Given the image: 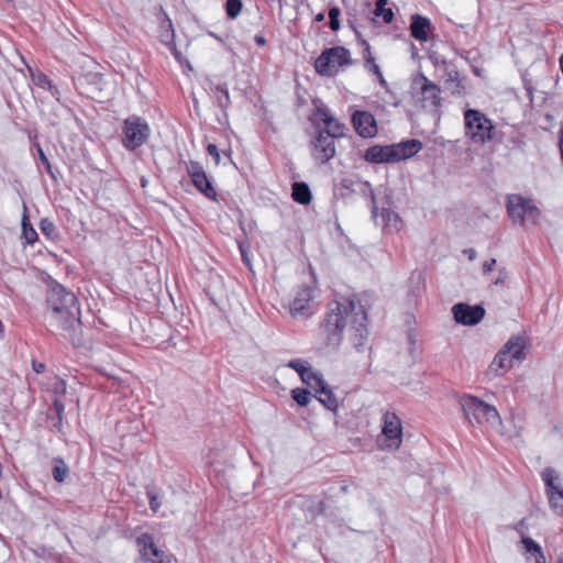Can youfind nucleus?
<instances>
[{"instance_id": "22", "label": "nucleus", "mask_w": 563, "mask_h": 563, "mask_svg": "<svg viewBox=\"0 0 563 563\" xmlns=\"http://www.w3.org/2000/svg\"><path fill=\"white\" fill-rule=\"evenodd\" d=\"M446 88L454 96H464L466 93L465 77H462L457 70H450L446 74Z\"/></svg>"}, {"instance_id": "52", "label": "nucleus", "mask_w": 563, "mask_h": 563, "mask_svg": "<svg viewBox=\"0 0 563 563\" xmlns=\"http://www.w3.org/2000/svg\"><path fill=\"white\" fill-rule=\"evenodd\" d=\"M388 0H375L376 8H382L387 4Z\"/></svg>"}, {"instance_id": "55", "label": "nucleus", "mask_w": 563, "mask_h": 563, "mask_svg": "<svg viewBox=\"0 0 563 563\" xmlns=\"http://www.w3.org/2000/svg\"><path fill=\"white\" fill-rule=\"evenodd\" d=\"M560 151H561V156L563 158V131H561V137H560Z\"/></svg>"}, {"instance_id": "62", "label": "nucleus", "mask_w": 563, "mask_h": 563, "mask_svg": "<svg viewBox=\"0 0 563 563\" xmlns=\"http://www.w3.org/2000/svg\"><path fill=\"white\" fill-rule=\"evenodd\" d=\"M475 74L476 75H479V70L478 69H474Z\"/></svg>"}, {"instance_id": "37", "label": "nucleus", "mask_w": 563, "mask_h": 563, "mask_svg": "<svg viewBox=\"0 0 563 563\" xmlns=\"http://www.w3.org/2000/svg\"><path fill=\"white\" fill-rule=\"evenodd\" d=\"M374 14L376 16H380L383 18L384 22L385 23H391L393 20H394V12L391 9L389 8H385V7H382V8H375L374 10Z\"/></svg>"}, {"instance_id": "17", "label": "nucleus", "mask_w": 563, "mask_h": 563, "mask_svg": "<svg viewBox=\"0 0 563 563\" xmlns=\"http://www.w3.org/2000/svg\"><path fill=\"white\" fill-rule=\"evenodd\" d=\"M352 124L355 132L364 139L374 137L377 134L375 117L364 110H356L352 114Z\"/></svg>"}, {"instance_id": "56", "label": "nucleus", "mask_w": 563, "mask_h": 563, "mask_svg": "<svg viewBox=\"0 0 563 563\" xmlns=\"http://www.w3.org/2000/svg\"><path fill=\"white\" fill-rule=\"evenodd\" d=\"M377 78H378L379 84H380L382 86H386V80H385V78H384V76H383V74H382V73H380V76H377Z\"/></svg>"}, {"instance_id": "42", "label": "nucleus", "mask_w": 563, "mask_h": 563, "mask_svg": "<svg viewBox=\"0 0 563 563\" xmlns=\"http://www.w3.org/2000/svg\"><path fill=\"white\" fill-rule=\"evenodd\" d=\"M174 561L175 559L173 555L166 554L164 551H162V555L155 556L151 563H174Z\"/></svg>"}, {"instance_id": "60", "label": "nucleus", "mask_w": 563, "mask_h": 563, "mask_svg": "<svg viewBox=\"0 0 563 563\" xmlns=\"http://www.w3.org/2000/svg\"><path fill=\"white\" fill-rule=\"evenodd\" d=\"M145 185H146L145 179H142V186H145Z\"/></svg>"}, {"instance_id": "5", "label": "nucleus", "mask_w": 563, "mask_h": 563, "mask_svg": "<svg viewBox=\"0 0 563 563\" xmlns=\"http://www.w3.org/2000/svg\"><path fill=\"white\" fill-rule=\"evenodd\" d=\"M465 133L475 143L485 144L493 140L495 126L490 119L475 109L464 112Z\"/></svg>"}, {"instance_id": "19", "label": "nucleus", "mask_w": 563, "mask_h": 563, "mask_svg": "<svg viewBox=\"0 0 563 563\" xmlns=\"http://www.w3.org/2000/svg\"><path fill=\"white\" fill-rule=\"evenodd\" d=\"M314 289L310 286H302L296 292L290 303V311L294 316L306 314L309 310V303L313 298Z\"/></svg>"}, {"instance_id": "11", "label": "nucleus", "mask_w": 563, "mask_h": 563, "mask_svg": "<svg viewBox=\"0 0 563 563\" xmlns=\"http://www.w3.org/2000/svg\"><path fill=\"white\" fill-rule=\"evenodd\" d=\"M361 190L366 194H369L372 199V217L376 224L382 225L383 230L388 233L398 232L401 229L402 221L397 212L390 209L383 208L380 213H378V208L375 206V195L371 188L368 183H361Z\"/></svg>"}, {"instance_id": "8", "label": "nucleus", "mask_w": 563, "mask_h": 563, "mask_svg": "<svg viewBox=\"0 0 563 563\" xmlns=\"http://www.w3.org/2000/svg\"><path fill=\"white\" fill-rule=\"evenodd\" d=\"M122 134V145L128 151H135L147 142L151 129L141 117L130 115L123 121Z\"/></svg>"}, {"instance_id": "14", "label": "nucleus", "mask_w": 563, "mask_h": 563, "mask_svg": "<svg viewBox=\"0 0 563 563\" xmlns=\"http://www.w3.org/2000/svg\"><path fill=\"white\" fill-rule=\"evenodd\" d=\"M383 435L380 444L383 449L396 450L400 446L402 428L400 419L395 413L386 412L384 415Z\"/></svg>"}, {"instance_id": "54", "label": "nucleus", "mask_w": 563, "mask_h": 563, "mask_svg": "<svg viewBox=\"0 0 563 563\" xmlns=\"http://www.w3.org/2000/svg\"><path fill=\"white\" fill-rule=\"evenodd\" d=\"M52 92V95L57 99L59 100L58 96H59V90L54 86L53 90H49Z\"/></svg>"}, {"instance_id": "20", "label": "nucleus", "mask_w": 563, "mask_h": 563, "mask_svg": "<svg viewBox=\"0 0 563 563\" xmlns=\"http://www.w3.org/2000/svg\"><path fill=\"white\" fill-rule=\"evenodd\" d=\"M140 558L143 562H151L155 556L162 555V550L154 543L153 537L144 532L136 538Z\"/></svg>"}, {"instance_id": "7", "label": "nucleus", "mask_w": 563, "mask_h": 563, "mask_svg": "<svg viewBox=\"0 0 563 563\" xmlns=\"http://www.w3.org/2000/svg\"><path fill=\"white\" fill-rule=\"evenodd\" d=\"M460 405L470 423L490 422L495 423L499 420L497 409L485 401L471 396L464 395L460 399Z\"/></svg>"}, {"instance_id": "45", "label": "nucleus", "mask_w": 563, "mask_h": 563, "mask_svg": "<svg viewBox=\"0 0 563 563\" xmlns=\"http://www.w3.org/2000/svg\"><path fill=\"white\" fill-rule=\"evenodd\" d=\"M495 264H496V260H494V258L490 260V261L484 262V264H483V272L484 273L492 272Z\"/></svg>"}, {"instance_id": "31", "label": "nucleus", "mask_w": 563, "mask_h": 563, "mask_svg": "<svg viewBox=\"0 0 563 563\" xmlns=\"http://www.w3.org/2000/svg\"><path fill=\"white\" fill-rule=\"evenodd\" d=\"M22 232L25 241L29 244H32L37 239V233L32 228V225L27 222V217L24 214L22 219Z\"/></svg>"}, {"instance_id": "41", "label": "nucleus", "mask_w": 563, "mask_h": 563, "mask_svg": "<svg viewBox=\"0 0 563 563\" xmlns=\"http://www.w3.org/2000/svg\"><path fill=\"white\" fill-rule=\"evenodd\" d=\"M207 152H208V154L210 156L213 157L216 165H219V163H220V152H219L217 145L212 144V143L208 144Z\"/></svg>"}, {"instance_id": "40", "label": "nucleus", "mask_w": 563, "mask_h": 563, "mask_svg": "<svg viewBox=\"0 0 563 563\" xmlns=\"http://www.w3.org/2000/svg\"><path fill=\"white\" fill-rule=\"evenodd\" d=\"M161 29L162 31L167 30V32H170L167 34V37L174 38L173 23L166 13H164V19L161 22Z\"/></svg>"}, {"instance_id": "44", "label": "nucleus", "mask_w": 563, "mask_h": 563, "mask_svg": "<svg viewBox=\"0 0 563 563\" xmlns=\"http://www.w3.org/2000/svg\"><path fill=\"white\" fill-rule=\"evenodd\" d=\"M54 408L56 410L58 419L62 420V415L64 412V405H63V402L59 401V400H55L54 401Z\"/></svg>"}, {"instance_id": "2", "label": "nucleus", "mask_w": 563, "mask_h": 563, "mask_svg": "<svg viewBox=\"0 0 563 563\" xmlns=\"http://www.w3.org/2000/svg\"><path fill=\"white\" fill-rule=\"evenodd\" d=\"M48 312V324L54 330H62L63 336L74 347L84 344L80 309L76 295L60 284L54 283L49 286L46 296Z\"/></svg>"}, {"instance_id": "24", "label": "nucleus", "mask_w": 563, "mask_h": 563, "mask_svg": "<svg viewBox=\"0 0 563 563\" xmlns=\"http://www.w3.org/2000/svg\"><path fill=\"white\" fill-rule=\"evenodd\" d=\"M291 197L296 202L300 205H308L311 201L312 195L309 186L306 183L296 181L292 184Z\"/></svg>"}, {"instance_id": "46", "label": "nucleus", "mask_w": 563, "mask_h": 563, "mask_svg": "<svg viewBox=\"0 0 563 563\" xmlns=\"http://www.w3.org/2000/svg\"><path fill=\"white\" fill-rule=\"evenodd\" d=\"M239 249H240V251H241V255H242V260H243V262H244L246 265H250V260H249V256H247V253H246V249H245V246H244L242 243H240V244H239Z\"/></svg>"}, {"instance_id": "39", "label": "nucleus", "mask_w": 563, "mask_h": 563, "mask_svg": "<svg viewBox=\"0 0 563 563\" xmlns=\"http://www.w3.org/2000/svg\"><path fill=\"white\" fill-rule=\"evenodd\" d=\"M366 52H367V56H366V63L369 64V67H368V70L374 73L376 76H380V68L379 66L375 63V59L374 57L371 55V52H369V46L367 45L366 46Z\"/></svg>"}, {"instance_id": "38", "label": "nucleus", "mask_w": 563, "mask_h": 563, "mask_svg": "<svg viewBox=\"0 0 563 563\" xmlns=\"http://www.w3.org/2000/svg\"><path fill=\"white\" fill-rule=\"evenodd\" d=\"M36 148H37L38 158L42 162V164L45 166L46 172L52 177H54V174H53V170H52V165H51L46 154L44 153L43 148L38 144L36 145Z\"/></svg>"}, {"instance_id": "3", "label": "nucleus", "mask_w": 563, "mask_h": 563, "mask_svg": "<svg viewBox=\"0 0 563 563\" xmlns=\"http://www.w3.org/2000/svg\"><path fill=\"white\" fill-rule=\"evenodd\" d=\"M422 148L419 140L411 139L390 145H373L364 154V159L371 164L397 163L416 155Z\"/></svg>"}, {"instance_id": "1", "label": "nucleus", "mask_w": 563, "mask_h": 563, "mask_svg": "<svg viewBox=\"0 0 563 563\" xmlns=\"http://www.w3.org/2000/svg\"><path fill=\"white\" fill-rule=\"evenodd\" d=\"M350 324L351 341L357 352L366 347L368 330L367 314L360 300L344 298L329 303L328 312L320 325V336L327 347L338 349L343 339V330Z\"/></svg>"}, {"instance_id": "33", "label": "nucleus", "mask_w": 563, "mask_h": 563, "mask_svg": "<svg viewBox=\"0 0 563 563\" xmlns=\"http://www.w3.org/2000/svg\"><path fill=\"white\" fill-rule=\"evenodd\" d=\"M287 366L289 368H292L294 371H296L299 376H305V373L307 372V369L309 368V363L305 360H301V358H295V360H291L288 362Z\"/></svg>"}, {"instance_id": "27", "label": "nucleus", "mask_w": 563, "mask_h": 563, "mask_svg": "<svg viewBox=\"0 0 563 563\" xmlns=\"http://www.w3.org/2000/svg\"><path fill=\"white\" fill-rule=\"evenodd\" d=\"M54 466H53V477L57 483L65 482L66 477L69 474V467L65 463V461L62 457H55L53 460Z\"/></svg>"}, {"instance_id": "47", "label": "nucleus", "mask_w": 563, "mask_h": 563, "mask_svg": "<svg viewBox=\"0 0 563 563\" xmlns=\"http://www.w3.org/2000/svg\"><path fill=\"white\" fill-rule=\"evenodd\" d=\"M463 253L468 257L470 261H474L476 258V251L474 249H465Z\"/></svg>"}, {"instance_id": "58", "label": "nucleus", "mask_w": 563, "mask_h": 563, "mask_svg": "<svg viewBox=\"0 0 563 563\" xmlns=\"http://www.w3.org/2000/svg\"><path fill=\"white\" fill-rule=\"evenodd\" d=\"M319 506H320V511H323V503L322 501L319 503Z\"/></svg>"}, {"instance_id": "4", "label": "nucleus", "mask_w": 563, "mask_h": 563, "mask_svg": "<svg viewBox=\"0 0 563 563\" xmlns=\"http://www.w3.org/2000/svg\"><path fill=\"white\" fill-rule=\"evenodd\" d=\"M507 213L515 224H537L541 211L531 199L512 194L507 197Z\"/></svg>"}, {"instance_id": "21", "label": "nucleus", "mask_w": 563, "mask_h": 563, "mask_svg": "<svg viewBox=\"0 0 563 563\" xmlns=\"http://www.w3.org/2000/svg\"><path fill=\"white\" fill-rule=\"evenodd\" d=\"M410 35L420 41L426 42L428 40V33L431 30V22L428 18L420 15V14H413L411 15V22H410Z\"/></svg>"}, {"instance_id": "29", "label": "nucleus", "mask_w": 563, "mask_h": 563, "mask_svg": "<svg viewBox=\"0 0 563 563\" xmlns=\"http://www.w3.org/2000/svg\"><path fill=\"white\" fill-rule=\"evenodd\" d=\"M29 70L32 74V79H33L34 85H36L37 87H40L42 89L53 90L54 85H53L52 80L44 73H42V71L33 73L30 67H29Z\"/></svg>"}, {"instance_id": "50", "label": "nucleus", "mask_w": 563, "mask_h": 563, "mask_svg": "<svg viewBox=\"0 0 563 563\" xmlns=\"http://www.w3.org/2000/svg\"><path fill=\"white\" fill-rule=\"evenodd\" d=\"M168 33H169V32H167V30H164V31H162V32H161L162 41H163L165 44H168L169 42H172V41L174 40V38H170V37L168 38V37H167V34H168Z\"/></svg>"}, {"instance_id": "25", "label": "nucleus", "mask_w": 563, "mask_h": 563, "mask_svg": "<svg viewBox=\"0 0 563 563\" xmlns=\"http://www.w3.org/2000/svg\"><path fill=\"white\" fill-rule=\"evenodd\" d=\"M191 181L194 186L207 198L216 199L217 192L206 173L195 177L194 179H191Z\"/></svg>"}, {"instance_id": "12", "label": "nucleus", "mask_w": 563, "mask_h": 563, "mask_svg": "<svg viewBox=\"0 0 563 563\" xmlns=\"http://www.w3.org/2000/svg\"><path fill=\"white\" fill-rule=\"evenodd\" d=\"M525 341L520 336L510 338L496 356L494 357L490 369H506L512 366V360L520 361L523 357Z\"/></svg>"}, {"instance_id": "43", "label": "nucleus", "mask_w": 563, "mask_h": 563, "mask_svg": "<svg viewBox=\"0 0 563 563\" xmlns=\"http://www.w3.org/2000/svg\"><path fill=\"white\" fill-rule=\"evenodd\" d=\"M148 499H150V508L157 512L161 507V501L158 500V497L153 494L152 492H148Z\"/></svg>"}, {"instance_id": "26", "label": "nucleus", "mask_w": 563, "mask_h": 563, "mask_svg": "<svg viewBox=\"0 0 563 563\" xmlns=\"http://www.w3.org/2000/svg\"><path fill=\"white\" fill-rule=\"evenodd\" d=\"M210 90L213 93L217 104L222 110H225L231 103L227 85H213L210 87Z\"/></svg>"}, {"instance_id": "51", "label": "nucleus", "mask_w": 563, "mask_h": 563, "mask_svg": "<svg viewBox=\"0 0 563 563\" xmlns=\"http://www.w3.org/2000/svg\"><path fill=\"white\" fill-rule=\"evenodd\" d=\"M254 41L260 46H264L266 44V40L262 35H255Z\"/></svg>"}, {"instance_id": "18", "label": "nucleus", "mask_w": 563, "mask_h": 563, "mask_svg": "<svg viewBox=\"0 0 563 563\" xmlns=\"http://www.w3.org/2000/svg\"><path fill=\"white\" fill-rule=\"evenodd\" d=\"M76 90L90 98H95L96 93L102 90V76L99 73L80 74L73 77Z\"/></svg>"}, {"instance_id": "36", "label": "nucleus", "mask_w": 563, "mask_h": 563, "mask_svg": "<svg viewBox=\"0 0 563 563\" xmlns=\"http://www.w3.org/2000/svg\"><path fill=\"white\" fill-rule=\"evenodd\" d=\"M40 229H41L42 233L48 238H52L56 234L55 224L47 218L41 220Z\"/></svg>"}, {"instance_id": "30", "label": "nucleus", "mask_w": 563, "mask_h": 563, "mask_svg": "<svg viewBox=\"0 0 563 563\" xmlns=\"http://www.w3.org/2000/svg\"><path fill=\"white\" fill-rule=\"evenodd\" d=\"M291 397L299 406H307L310 402L311 394L307 389L295 388L291 390Z\"/></svg>"}, {"instance_id": "16", "label": "nucleus", "mask_w": 563, "mask_h": 563, "mask_svg": "<svg viewBox=\"0 0 563 563\" xmlns=\"http://www.w3.org/2000/svg\"><path fill=\"white\" fill-rule=\"evenodd\" d=\"M452 313L455 322L463 325H476L483 320L485 309L481 305L470 306L459 302L452 307Z\"/></svg>"}, {"instance_id": "9", "label": "nucleus", "mask_w": 563, "mask_h": 563, "mask_svg": "<svg viewBox=\"0 0 563 563\" xmlns=\"http://www.w3.org/2000/svg\"><path fill=\"white\" fill-rule=\"evenodd\" d=\"M411 92L424 109L435 111L441 104L440 88L423 74H418L413 77Z\"/></svg>"}, {"instance_id": "13", "label": "nucleus", "mask_w": 563, "mask_h": 563, "mask_svg": "<svg viewBox=\"0 0 563 563\" xmlns=\"http://www.w3.org/2000/svg\"><path fill=\"white\" fill-rule=\"evenodd\" d=\"M310 152L312 158L319 164H325L335 156V140L328 133L317 132L310 142Z\"/></svg>"}, {"instance_id": "32", "label": "nucleus", "mask_w": 563, "mask_h": 563, "mask_svg": "<svg viewBox=\"0 0 563 563\" xmlns=\"http://www.w3.org/2000/svg\"><path fill=\"white\" fill-rule=\"evenodd\" d=\"M242 0H227L225 12L228 18L235 19L242 10Z\"/></svg>"}, {"instance_id": "59", "label": "nucleus", "mask_w": 563, "mask_h": 563, "mask_svg": "<svg viewBox=\"0 0 563 563\" xmlns=\"http://www.w3.org/2000/svg\"><path fill=\"white\" fill-rule=\"evenodd\" d=\"M558 563H563V554L559 558Z\"/></svg>"}, {"instance_id": "15", "label": "nucleus", "mask_w": 563, "mask_h": 563, "mask_svg": "<svg viewBox=\"0 0 563 563\" xmlns=\"http://www.w3.org/2000/svg\"><path fill=\"white\" fill-rule=\"evenodd\" d=\"M541 476L545 484V492L551 509L558 515H563V489H560L554 484V481L558 479L555 470L552 467H545Z\"/></svg>"}, {"instance_id": "10", "label": "nucleus", "mask_w": 563, "mask_h": 563, "mask_svg": "<svg viewBox=\"0 0 563 563\" xmlns=\"http://www.w3.org/2000/svg\"><path fill=\"white\" fill-rule=\"evenodd\" d=\"M310 120L316 132L328 133L334 140L345 135V125L334 118L322 103L316 104V111Z\"/></svg>"}, {"instance_id": "48", "label": "nucleus", "mask_w": 563, "mask_h": 563, "mask_svg": "<svg viewBox=\"0 0 563 563\" xmlns=\"http://www.w3.org/2000/svg\"><path fill=\"white\" fill-rule=\"evenodd\" d=\"M506 278H507V272L505 271V268H503L499 271V276L495 280V284L496 285L503 284L506 280Z\"/></svg>"}, {"instance_id": "35", "label": "nucleus", "mask_w": 563, "mask_h": 563, "mask_svg": "<svg viewBox=\"0 0 563 563\" xmlns=\"http://www.w3.org/2000/svg\"><path fill=\"white\" fill-rule=\"evenodd\" d=\"M186 169L188 175L190 176V179H194L195 177L200 176V174L206 173L201 164L196 161H189L188 163H186Z\"/></svg>"}, {"instance_id": "57", "label": "nucleus", "mask_w": 563, "mask_h": 563, "mask_svg": "<svg viewBox=\"0 0 563 563\" xmlns=\"http://www.w3.org/2000/svg\"><path fill=\"white\" fill-rule=\"evenodd\" d=\"M174 54H175V57H176L177 59H179L180 55L178 54V52H177L176 49H174Z\"/></svg>"}, {"instance_id": "49", "label": "nucleus", "mask_w": 563, "mask_h": 563, "mask_svg": "<svg viewBox=\"0 0 563 563\" xmlns=\"http://www.w3.org/2000/svg\"><path fill=\"white\" fill-rule=\"evenodd\" d=\"M34 372L41 374L45 371V365L43 363L33 362L32 363Z\"/></svg>"}, {"instance_id": "34", "label": "nucleus", "mask_w": 563, "mask_h": 563, "mask_svg": "<svg viewBox=\"0 0 563 563\" xmlns=\"http://www.w3.org/2000/svg\"><path fill=\"white\" fill-rule=\"evenodd\" d=\"M340 14L341 11L338 7H331L329 9V27L334 32H336L340 29Z\"/></svg>"}, {"instance_id": "61", "label": "nucleus", "mask_w": 563, "mask_h": 563, "mask_svg": "<svg viewBox=\"0 0 563 563\" xmlns=\"http://www.w3.org/2000/svg\"><path fill=\"white\" fill-rule=\"evenodd\" d=\"M409 339H410V342H411V343H415V340H413V338H412L411 335H410V338H409Z\"/></svg>"}, {"instance_id": "23", "label": "nucleus", "mask_w": 563, "mask_h": 563, "mask_svg": "<svg viewBox=\"0 0 563 563\" xmlns=\"http://www.w3.org/2000/svg\"><path fill=\"white\" fill-rule=\"evenodd\" d=\"M319 394L317 398L327 409L335 411L339 407V399L333 394L332 389L327 383L316 390Z\"/></svg>"}, {"instance_id": "53", "label": "nucleus", "mask_w": 563, "mask_h": 563, "mask_svg": "<svg viewBox=\"0 0 563 563\" xmlns=\"http://www.w3.org/2000/svg\"><path fill=\"white\" fill-rule=\"evenodd\" d=\"M325 19V15L323 12H320L318 13L316 16H314V21L316 22H322L323 20Z\"/></svg>"}, {"instance_id": "28", "label": "nucleus", "mask_w": 563, "mask_h": 563, "mask_svg": "<svg viewBox=\"0 0 563 563\" xmlns=\"http://www.w3.org/2000/svg\"><path fill=\"white\" fill-rule=\"evenodd\" d=\"M301 380L307 384L312 389L317 390L319 387H321L325 380L323 379L322 375L318 372H314L311 366L307 369L305 373V376L300 377Z\"/></svg>"}, {"instance_id": "6", "label": "nucleus", "mask_w": 563, "mask_h": 563, "mask_svg": "<svg viewBox=\"0 0 563 563\" xmlns=\"http://www.w3.org/2000/svg\"><path fill=\"white\" fill-rule=\"evenodd\" d=\"M353 64L350 51L343 46L325 48L314 62L316 71L322 76H334L339 67Z\"/></svg>"}]
</instances>
